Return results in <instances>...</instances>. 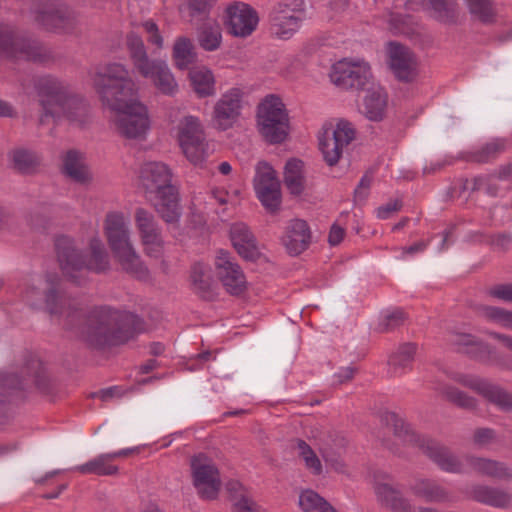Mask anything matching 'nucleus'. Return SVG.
<instances>
[{"label":"nucleus","instance_id":"12","mask_svg":"<svg viewBox=\"0 0 512 512\" xmlns=\"http://www.w3.org/2000/svg\"><path fill=\"white\" fill-rule=\"evenodd\" d=\"M258 12L248 3L233 1L224 10V25L227 33L236 38L251 36L259 25Z\"/></svg>","mask_w":512,"mask_h":512},{"label":"nucleus","instance_id":"17","mask_svg":"<svg viewBox=\"0 0 512 512\" xmlns=\"http://www.w3.org/2000/svg\"><path fill=\"white\" fill-rule=\"evenodd\" d=\"M355 138V128L347 120H339L335 129L325 131L319 138V148L325 162L329 166L335 165L343 152Z\"/></svg>","mask_w":512,"mask_h":512},{"label":"nucleus","instance_id":"44","mask_svg":"<svg viewBox=\"0 0 512 512\" xmlns=\"http://www.w3.org/2000/svg\"><path fill=\"white\" fill-rule=\"evenodd\" d=\"M191 283L193 289L201 296H206L211 288V276L208 266L196 263L191 268Z\"/></svg>","mask_w":512,"mask_h":512},{"label":"nucleus","instance_id":"35","mask_svg":"<svg viewBox=\"0 0 512 512\" xmlns=\"http://www.w3.org/2000/svg\"><path fill=\"white\" fill-rule=\"evenodd\" d=\"M468 462L474 471L486 476L498 479H508L512 476L510 469L498 461L471 457L468 458Z\"/></svg>","mask_w":512,"mask_h":512},{"label":"nucleus","instance_id":"2","mask_svg":"<svg viewBox=\"0 0 512 512\" xmlns=\"http://www.w3.org/2000/svg\"><path fill=\"white\" fill-rule=\"evenodd\" d=\"M35 89L43 113L40 122L44 124L49 118L54 122L62 120L82 127L88 120V106L77 97L67 84L51 76L38 79Z\"/></svg>","mask_w":512,"mask_h":512},{"label":"nucleus","instance_id":"29","mask_svg":"<svg viewBox=\"0 0 512 512\" xmlns=\"http://www.w3.org/2000/svg\"><path fill=\"white\" fill-rule=\"evenodd\" d=\"M470 497L477 502L496 508H507L512 499V496L508 492L484 485L472 487Z\"/></svg>","mask_w":512,"mask_h":512},{"label":"nucleus","instance_id":"16","mask_svg":"<svg viewBox=\"0 0 512 512\" xmlns=\"http://www.w3.org/2000/svg\"><path fill=\"white\" fill-rule=\"evenodd\" d=\"M452 380L467 387L503 411L512 410V393L501 386L475 375L455 373Z\"/></svg>","mask_w":512,"mask_h":512},{"label":"nucleus","instance_id":"64","mask_svg":"<svg viewBox=\"0 0 512 512\" xmlns=\"http://www.w3.org/2000/svg\"><path fill=\"white\" fill-rule=\"evenodd\" d=\"M96 395L102 401H108L115 397H117V398L121 397L123 395V392L119 387L113 386V387H109V388L100 390Z\"/></svg>","mask_w":512,"mask_h":512},{"label":"nucleus","instance_id":"32","mask_svg":"<svg viewBox=\"0 0 512 512\" xmlns=\"http://www.w3.org/2000/svg\"><path fill=\"white\" fill-rule=\"evenodd\" d=\"M416 350L415 344L405 343L390 356L388 365L393 376L403 375L412 369Z\"/></svg>","mask_w":512,"mask_h":512},{"label":"nucleus","instance_id":"8","mask_svg":"<svg viewBox=\"0 0 512 512\" xmlns=\"http://www.w3.org/2000/svg\"><path fill=\"white\" fill-rule=\"evenodd\" d=\"M258 127L270 143L283 142L288 135L289 119L282 100L273 94L266 96L258 106Z\"/></svg>","mask_w":512,"mask_h":512},{"label":"nucleus","instance_id":"53","mask_svg":"<svg viewBox=\"0 0 512 512\" xmlns=\"http://www.w3.org/2000/svg\"><path fill=\"white\" fill-rule=\"evenodd\" d=\"M405 321V314L402 310L396 309L391 312H387L382 316L381 322L379 324V330L381 332H389L400 325H402Z\"/></svg>","mask_w":512,"mask_h":512},{"label":"nucleus","instance_id":"54","mask_svg":"<svg viewBox=\"0 0 512 512\" xmlns=\"http://www.w3.org/2000/svg\"><path fill=\"white\" fill-rule=\"evenodd\" d=\"M143 29L147 33V40L158 49L163 47V37L160 34L157 24L152 20H147L143 24Z\"/></svg>","mask_w":512,"mask_h":512},{"label":"nucleus","instance_id":"9","mask_svg":"<svg viewBox=\"0 0 512 512\" xmlns=\"http://www.w3.org/2000/svg\"><path fill=\"white\" fill-rule=\"evenodd\" d=\"M31 17L46 30L69 32L76 25V15L58 0H36L32 3Z\"/></svg>","mask_w":512,"mask_h":512},{"label":"nucleus","instance_id":"3","mask_svg":"<svg viewBox=\"0 0 512 512\" xmlns=\"http://www.w3.org/2000/svg\"><path fill=\"white\" fill-rule=\"evenodd\" d=\"M139 323L140 319L135 315L99 307L88 315L81 337L95 348L120 345L135 337L139 332L136 327Z\"/></svg>","mask_w":512,"mask_h":512},{"label":"nucleus","instance_id":"28","mask_svg":"<svg viewBox=\"0 0 512 512\" xmlns=\"http://www.w3.org/2000/svg\"><path fill=\"white\" fill-rule=\"evenodd\" d=\"M412 493L426 502L444 503L453 501L451 493L433 480L418 479L410 487Z\"/></svg>","mask_w":512,"mask_h":512},{"label":"nucleus","instance_id":"55","mask_svg":"<svg viewBox=\"0 0 512 512\" xmlns=\"http://www.w3.org/2000/svg\"><path fill=\"white\" fill-rule=\"evenodd\" d=\"M496 440V434L493 429L479 428L474 432L473 441L478 447H486Z\"/></svg>","mask_w":512,"mask_h":512},{"label":"nucleus","instance_id":"33","mask_svg":"<svg viewBox=\"0 0 512 512\" xmlns=\"http://www.w3.org/2000/svg\"><path fill=\"white\" fill-rule=\"evenodd\" d=\"M387 105V95L383 89L368 90L364 100L362 112L372 121L382 120Z\"/></svg>","mask_w":512,"mask_h":512},{"label":"nucleus","instance_id":"57","mask_svg":"<svg viewBox=\"0 0 512 512\" xmlns=\"http://www.w3.org/2000/svg\"><path fill=\"white\" fill-rule=\"evenodd\" d=\"M486 362L501 370H512V357L507 355H500L495 352L489 351Z\"/></svg>","mask_w":512,"mask_h":512},{"label":"nucleus","instance_id":"31","mask_svg":"<svg viewBox=\"0 0 512 512\" xmlns=\"http://www.w3.org/2000/svg\"><path fill=\"white\" fill-rule=\"evenodd\" d=\"M189 79L193 90L200 98L213 96L216 92V81L213 72L205 67H194L189 72Z\"/></svg>","mask_w":512,"mask_h":512},{"label":"nucleus","instance_id":"20","mask_svg":"<svg viewBox=\"0 0 512 512\" xmlns=\"http://www.w3.org/2000/svg\"><path fill=\"white\" fill-rule=\"evenodd\" d=\"M370 76V66L365 61H339L333 65L331 73L332 81L344 88H362Z\"/></svg>","mask_w":512,"mask_h":512},{"label":"nucleus","instance_id":"1","mask_svg":"<svg viewBox=\"0 0 512 512\" xmlns=\"http://www.w3.org/2000/svg\"><path fill=\"white\" fill-rule=\"evenodd\" d=\"M102 103L116 112L117 131L128 139H144L150 129L147 107L135 99L138 87L120 63L98 66L89 74Z\"/></svg>","mask_w":512,"mask_h":512},{"label":"nucleus","instance_id":"23","mask_svg":"<svg viewBox=\"0 0 512 512\" xmlns=\"http://www.w3.org/2000/svg\"><path fill=\"white\" fill-rule=\"evenodd\" d=\"M133 452V449H121L111 453H102L92 458L88 462L78 465L75 471L81 474H93L97 476H113L119 471L114 461L121 457H126Z\"/></svg>","mask_w":512,"mask_h":512},{"label":"nucleus","instance_id":"58","mask_svg":"<svg viewBox=\"0 0 512 512\" xmlns=\"http://www.w3.org/2000/svg\"><path fill=\"white\" fill-rule=\"evenodd\" d=\"M402 208V201L399 199L391 200L376 209V216L379 219H388L395 212Z\"/></svg>","mask_w":512,"mask_h":512},{"label":"nucleus","instance_id":"50","mask_svg":"<svg viewBox=\"0 0 512 512\" xmlns=\"http://www.w3.org/2000/svg\"><path fill=\"white\" fill-rule=\"evenodd\" d=\"M144 253L152 258H160L164 252L165 242L162 233L140 238Z\"/></svg>","mask_w":512,"mask_h":512},{"label":"nucleus","instance_id":"26","mask_svg":"<svg viewBox=\"0 0 512 512\" xmlns=\"http://www.w3.org/2000/svg\"><path fill=\"white\" fill-rule=\"evenodd\" d=\"M230 238L234 248L244 259L254 260L258 256L256 239L246 224H233L230 228Z\"/></svg>","mask_w":512,"mask_h":512},{"label":"nucleus","instance_id":"25","mask_svg":"<svg viewBox=\"0 0 512 512\" xmlns=\"http://www.w3.org/2000/svg\"><path fill=\"white\" fill-rule=\"evenodd\" d=\"M158 213L159 217L167 224L178 225L182 209L179 203V194L176 187L157 194L154 199L148 200Z\"/></svg>","mask_w":512,"mask_h":512},{"label":"nucleus","instance_id":"34","mask_svg":"<svg viewBox=\"0 0 512 512\" xmlns=\"http://www.w3.org/2000/svg\"><path fill=\"white\" fill-rule=\"evenodd\" d=\"M304 163L292 158L287 161L284 169V183L293 195H300L305 188V179L303 174Z\"/></svg>","mask_w":512,"mask_h":512},{"label":"nucleus","instance_id":"59","mask_svg":"<svg viewBox=\"0 0 512 512\" xmlns=\"http://www.w3.org/2000/svg\"><path fill=\"white\" fill-rule=\"evenodd\" d=\"M234 512H260V510L257 503L249 495H242L234 504Z\"/></svg>","mask_w":512,"mask_h":512},{"label":"nucleus","instance_id":"11","mask_svg":"<svg viewBox=\"0 0 512 512\" xmlns=\"http://www.w3.org/2000/svg\"><path fill=\"white\" fill-rule=\"evenodd\" d=\"M0 56L45 61L49 57V52L39 42L18 37L8 27H0Z\"/></svg>","mask_w":512,"mask_h":512},{"label":"nucleus","instance_id":"27","mask_svg":"<svg viewBox=\"0 0 512 512\" xmlns=\"http://www.w3.org/2000/svg\"><path fill=\"white\" fill-rule=\"evenodd\" d=\"M216 0H186L179 6L181 18L191 25L207 23Z\"/></svg>","mask_w":512,"mask_h":512},{"label":"nucleus","instance_id":"47","mask_svg":"<svg viewBox=\"0 0 512 512\" xmlns=\"http://www.w3.org/2000/svg\"><path fill=\"white\" fill-rule=\"evenodd\" d=\"M297 14L306 15V5L303 0H279L273 6L270 17Z\"/></svg>","mask_w":512,"mask_h":512},{"label":"nucleus","instance_id":"15","mask_svg":"<svg viewBox=\"0 0 512 512\" xmlns=\"http://www.w3.org/2000/svg\"><path fill=\"white\" fill-rule=\"evenodd\" d=\"M256 195L270 213H276L281 205L280 182L272 166L267 162H259L254 177Z\"/></svg>","mask_w":512,"mask_h":512},{"label":"nucleus","instance_id":"6","mask_svg":"<svg viewBox=\"0 0 512 512\" xmlns=\"http://www.w3.org/2000/svg\"><path fill=\"white\" fill-rule=\"evenodd\" d=\"M382 421L385 422L389 431L393 432L395 437L405 444L419 447L438 467L448 473L463 472L461 461L453 455L448 448L440 443L422 437L413 431L409 425L399 418L393 412H386L382 415Z\"/></svg>","mask_w":512,"mask_h":512},{"label":"nucleus","instance_id":"46","mask_svg":"<svg viewBox=\"0 0 512 512\" xmlns=\"http://www.w3.org/2000/svg\"><path fill=\"white\" fill-rule=\"evenodd\" d=\"M12 158L15 168L21 173H32L40 165V158L28 150H15Z\"/></svg>","mask_w":512,"mask_h":512},{"label":"nucleus","instance_id":"10","mask_svg":"<svg viewBox=\"0 0 512 512\" xmlns=\"http://www.w3.org/2000/svg\"><path fill=\"white\" fill-rule=\"evenodd\" d=\"M178 141L182 152L192 164L199 165L208 156V143L198 117L189 115L180 121Z\"/></svg>","mask_w":512,"mask_h":512},{"label":"nucleus","instance_id":"30","mask_svg":"<svg viewBox=\"0 0 512 512\" xmlns=\"http://www.w3.org/2000/svg\"><path fill=\"white\" fill-rule=\"evenodd\" d=\"M62 160L63 171L68 177L78 183L90 181L91 175L82 153L76 150H69Z\"/></svg>","mask_w":512,"mask_h":512},{"label":"nucleus","instance_id":"39","mask_svg":"<svg viewBox=\"0 0 512 512\" xmlns=\"http://www.w3.org/2000/svg\"><path fill=\"white\" fill-rule=\"evenodd\" d=\"M173 58L175 64L180 69H186L195 61L196 54L191 39L187 37H179L173 46Z\"/></svg>","mask_w":512,"mask_h":512},{"label":"nucleus","instance_id":"62","mask_svg":"<svg viewBox=\"0 0 512 512\" xmlns=\"http://www.w3.org/2000/svg\"><path fill=\"white\" fill-rule=\"evenodd\" d=\"M345 231L337 224H333L328 235V242L332 246L338 245L344 238Z\"/></svg>","mask_w":512,"mask_h":512},{"label":"nucleus","instance_id":"48","mask_svg":"<svg viewBox=\"0 0 512 512\" xmlns=\"http://www.w3.org/2000/svg\"><path fill=\"white\" fill-rule=\"evenodd\" d=\"M450 341L459 351L468 354L487 349L482 342L471 334L455 333L451 336Z\"/></svg>","mask_w":512,"mask_h":512},{"label":"nucleus","instance_id":"24","mask_svg":"<svg viewBox=\"0 0 512 512\" xmlns=\"http://www.w3.org/2000/svg\"><path fill=\"white\" fill-rule=\"evenodd\" d=\"M311 242V231L306 221L291 220L282 237V243L290 255L297 256L305 251Z\"/></svg>","mask_w":512,"mask_h":512},{"label":"nucleus","instance_id":"51","mask_svg":"<svg viewBox=\"0 0 512 512\" xmlns=\"http://www.w3.org/2000/svg\"><path fill=\"white\" fill-rule=\"evenodd\" d=\"M47 283V292L45 295L46 307L51 314L60 313L58 300L59 296L57 294V287L59 283V278L56 275H48L46 278Z\"/></svg>","mask_w":512,"mask_h":512},{"label":"nucleus","instance_id":"43","mask_svg":"<svg viewBox=\"0 0 512 512\" xmlns=\"http://www.w3.org/2000/svg\"><path fill=\"white\" fill-rule=\"evenodd\" d=\"M497 175H479L471 179H466L463 183L464 190L480 191L484 190L490 196H497L499 186L497 185Z\"/></svg>","mask_w":512,"mask_h":512},{"label":"nucleus","instance_id":"21","mask_svg":"<svg viewBox=\"0 0 512 512\" xmlns=\"http://www.w3.org/2000/svg\"><path fill=\"white\" fill-rule=\"evenodd\" d=\"M388 64L395 77L410 82L417 76V61L414 54L405 46L390 42L387 46Z\"/></svg>","mask_w":512,"mask_h":512},{"label":"nucleus","instance_id":"37","mask_svg":"<svg viewBox=\"0 0 512 512\" xmlns=\"http://www.w3.org/2000/svg\"><path fill=\"white\" fill-rule=\"evenodd\" d=\"M506 150V141L501 138L492 139L469 154V160L477 163H488L497 159Z\"/></svg>","mask_w":512,"mask_h":512},{"label":"nucleus","instance_id":"49","mask_svg":"<svg viewBox=\"0 0 512 512\" xmlns=\"http://www.w3.org/2000/svg\"><path fill=\"white\" fill-rule=\"evenodd\" d=\"M482 315L489 321L494 322L506 329L512 330V312L495 306H484Z\"/></svg>","mask_w":512,"mask_h":512},{"label":"nucleus","instance_id":"22","mask_svg":"<svg viewBox=\"0 0 512 512\" xmlns=\"http://www.w3.org/2000/svg\"><path fill=\"white\" fill-rule=\"evenodd\" d=\"M374 491L378 500L390 508L393 512H413L410 502L402 497L399 490L392 485L389 474L376 471L373 474Z\"/></svg>","mask_w":512,"mask_h":512},{"label":"nucleus","instance_id":"38","mask_svg":"<svg viewBox=\"0 0 512 512\" xmlns=\"http://www.w3.org/2000/svg\"><path fill=\"white\" fill-rule=\"evenodd\" d=\"M198 43L205 51H215L222 43V33L215 21L204 23L198 30Z\"/></svg>","mask_w":512,"mask_h":512},{"label":"nucleus","instance_id":"60","mask_svg":"<svg viewBox=\"0 0 512 512\" xmlns=\"http://www.w3.org/2000/svg\"><path fill=\"white\" fill-rule=\"evenodd\" d=\"M372 179V175L368 173L362 176L358 186L354 191V195L357 200L363 201L367 198L372 183Z\"/></svg>","mask_w":512,"mask_h":512},{"label":"nucleus","instance_id":"5","mask_svg":"<svg viewBox=\"0 0 512 512\" xmlns=\"http://www.w3.org/2000/svg\"><path fill=\"white\" fill-rule=\"evenodd\" d=\"M104 232L109 247L123 270L138 279H147L149 271L132 244L129 222L124 213L119 211L107 213Z\"/></svg>","mask_w":512,"mask_h":512},{"label":"nucleus","instance_id":"18","mask_svg":"<svg viewBox=\"0 0 512 512\" xmlns=\"http://www.w3.org/2000/svg\"><path fill=\"white\" fill-rule=\"evenodd\" d=\"M171 182L172 172L165 163L147 162L142 165L139 185L143 189L147 200H152L157 194L175 187Z\"/></svg>","mask_w":512,"mask_h":512},{"label":"nucleus","instance_id":"45","mask_svg":"<svg viewBox=\"0 0 512 512\" xmlns=\"http://www.w3.org/2000/svg\"><path fill=\"white\" fill-rule=\"evenodd\" d=\"M465 2L474 19L483 23L494 21L495 11L491 0H465Z\"/></svg>","mask_w":512,"mask_h":512},{"label":"nucleus","instance_id":"40","mask_svg":"<svg viewBox=\"0 0 512 512\" xmlns=\"http://www.w3.org/2000/svg\"><path fill=\"white\" fill-rule=\"evenodd\" d=\"M435 389L439 391L446 400L462 409L474 410L477 407V400L474 397L467 395L456 387L445 384Z\"/></svg>","mask_w":512,"mask_h":512},{"label":"nucleus","instance_id":"41","mask_svg":"<svg viewBox=\"0 0 512 512\" xmlns=\"http://www.w3.org/2000/svg\"><path fill=\"white\" fill-rule=\"evenodd\" d=\"M299 506L303 512H336V510L313 490H305L299 496Z\"/></svg>","mask_w":512,"mask_h":512},{"label":"nucleus","instance_id":"63","mask_svg":"<svg viewBox=\"0 0 512 512\" xmlns=\"http://www.w3.org/2000/svg\"><path fill=\"white\" fill-rule=\"evenodd\" d=\"M304 463L306 468L310 470L313 474L319 475L322 473V464L316 453L306 458L304 460Z\"/></svg>","mask_w":512,"mask_h":512},{"label":"nucleus","instance_id":"61","mask_svg":"<svg viewBox=\"0 0 512 512\" xmlns=\"http://www.w3.org/2000/svg\"><path fill=\"white\" fill-rule=\"evenodd\" d=\"M512 242V238L507 234H498L495 236L488 237V244H490L493 249L498 251H505L508 249L509 245Z\"/></svg>","mask_w":512,"mask_h":512},{"label":"nucleus","instance_id":"14","mask_svg":"<svg viewBox=\"0 0 512 512\" xmlns=\"http://www.w3.org/2000/svg\"><path fill=\"white\" fill-rule=\"evenodd\" d=\"M243 101L244 91L239 87H232L224 92L213 107V126L221 131L232 128L241 116Z\"/></svg>","mask_w":512,"mask_h":512},{"label":"nucleus","instance_id":"13","mask_svg":"<svg viewBox=\"0 0 512 512\" xmlns=\"http://www.w3.org/2000/svg\"><path fill=\"white\" fill-rule=\"evenodd\" d=\"M193 485L200 498L214 500L221 488V479L217 467L204 454L191 459Z\"/></svg>","mask_w":512,"mask_h":512},{"label":"nucleus","instance_id":"36","mask_svg":"<svg viewBox=\"0 0 512 512\" xmlns=\"http://www.w3.org/2000/svg\"><path fill=\"white\" fill-rule=\"evenodd\" d=\"M273 34L280 39H289L300 28L306 15H281V17H270Z\"/></svg>","mask_w":512,"mask_h":512},{"label":"nucleus","instance_id":"56","mask_svg":"<svg viewBox=\"0 0 512 512\" xmlns=\"http://www.w3.org/2000/svg\"><path fill=\"white\" fill-rule=\"evenodd\" d=\"M488 294L505 302H512V283L497 284L489 288Z\"/></svg>","mask_w":512,"mask_h":512},{"label":"nucleus","instance_id":"52","mask_svg":"<svg viewBox=\"0 0 512 512\" xmlns=\"http://www.w3.org/2000/svg\"><path fill=\"white\" fill-rule=\"evenodd\" d=\"M312 437L315 440H318L319 450H320V453H321L322 457L324 458V460L327 463H331L335 467L336 470L342 469L344 465L341 461H339L335 457L333 448L331 447L330 443L326 439L327 437L325 435H322V433H320L318 435V434H314L313 432H312Z\"/></svg>","mask_w":512,"mask_h":512},{"label":"nucleus","instance_id":"7","mask_svg":"<svg viewBox=\"0 0 512 512\" xmlns=\"http://www.w3.org/2000/svg\"><path fill=\"white\" fill-rule=\"evenodd\" d=\"M126 46L134 69L142 77L152 79L156 88L165 95L172 96L177 92L178 85L168 65L163 60L149 59L140 36L129 33Z\"/></svg>","mask_w":512,"mask_h":512},{"label":"nucleus","instance_id":"19","mask_svg":"<svg viewBox=\"0 0 512 512\" xmlns=\"http://www.w3.org/2000/svg\"><path fill=\"white\" fill-rule=\"evenodd\" d=\"M219 280L231 295H240L247 287L246 277L237 262L228 252L220 250L215 260Z\"/></svg>","mask_w":512,"mask_h":512},{"label":"nucleus","instance_id":"4","mask_svg":"<svg viewBox=\"0 0 512 512\" xmlns=\"http://www.w3.org/2000/svg\"><path fill=\"white\" fill-rule=\"evenodd\" d=\"M91 256L87 260L74 240L61 235L55 240V248L63 274L73 283L81 285L86 282L90 271L102 272L109 267L108 255L102 241L95 237L89 243Z\"/></svg>","mask_w":512,"mask_h":512},{"label":"nucleus","instance_id":"42","mask_svg":"<svg viewBox=\"0 0 512 512\" xmlns=\"http://www.w3.org/2000/svg\"><path fill=\"white\" fill-rule=\"evenodd\" d=\"M134 220L140 238L161 233V229L154 215L142 207L135 210Z\"/></svg>","mask_w":512,"mask_h":512}]
</instances>
